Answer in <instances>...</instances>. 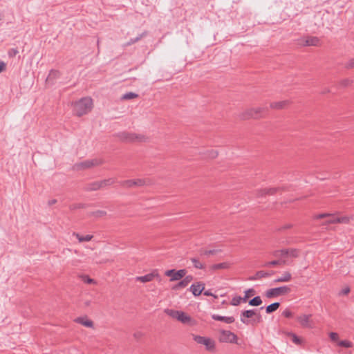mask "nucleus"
<instances>
[{"mask_svg": "<svg viewBox=\"0 0 354 354\" xmlns=\"http://www.w3.org/2000/svg\"><path fill=\"white\" fill-rule=\"evenodd\" d=\"M93 108V100L91 97H82L73 104V111L75 114L81 117L87 114Z\"/></svg>", "mask_w": 354, "mask_h": 354, "instance_id": "nucleus-1", "label": "nucleus"}, {"mask_svg": "<svg viewBox=\"0 0 354 354\" xmlns=\"http://www.w3.org/2000/svg\"><path fill=\"white\" fill-rule=\"evenodd\" d=\"M240 319L243 324L246 325H254L263 322L261 315L256 309L242 311Z\"/></svg>", "mask_w": 354, "mask_h": 354, "instance_id": "nucleus-2", "label": "nucleus"}, {"mask_svg": "<svg viewBox=\"0 0 354 354\" xmlns=\"http://www.w3.org/2000/svg\"><path fill=\"white\" fill-rule=\"evenodd\" d=\"M300 250L297 248H283L281 250H276L272 252V255L276 258L281 259H289L292 263V259H296L300 255Z\"/></svg>", "mask_w": 354, "mask_h": 354, "instance_id": "nucleus-3", "label": "nucleus"}, {"mask_svg": "<svg viewBox=\"0 0 354 354\" xmlns=\"http://www.w3.org/2000/svg\"><path fill=\"white\" fill-rule=\"evenodd\" d=\"M268 111L267 107H254L248 109L244 111H243L240 114V118L242 120H249V119H259L264 117L265 113Z\"/></svg>", "mask_w": 354, "mask_h": 354, "instance_id": "nucleus-4", "label": "nucleus"}, {"mask_svg": "<svg viewBox=\"0 0 354 354\" xmlns=\"http://www.w3.org/2000/svg\"><path fill=\"white\" fill-rule=\"evenodd\" d=\"M117 137L121 141L126 142H142L147 139L144 135L127 131L118 133Z\"/></svg>", "mask_w": 354, "mask_h": 354, "instance_id": "nucleus-5", "label": "nucleus"}, {"mask_svg": "<svg viewBox=\"0 0 354 354\" xmlns=\"http://www.w3.org/2000/svg\"><path fill=\"white\" fill-rule=\"evenodd\" d=\"M115 180L110 178L100 181H94L85 185L84 189L87 192L97 191L114 184Z\"/></svg>", "mask_w": 354, "mask_h": 354, "instance_id": "nucleus-6", "label": "nucleus"}, {"mask_svg": "<svg viewBox=\"0 0 354 354\" xmlns=\"http://www.w3.org/2000/svg\"><path fill=\"white\" fill-rule=\"evenodd\" d=\"M291 288L287 286H283L277 288H273L268 290L266 292V297L267 298H274L281 295H286L290 293Z\"/></svg>", "mask_w": 354, "mask_h": 354, "instance_id": "nucleus-7", "label": "nucleus"}, {"mask_svg": "<svg viewBox=\"0 0 354 354\" xmlns=\"http://www.w3.org/2000/svg\"><path fill=\"white\" fill-rule=\"evenodd\" d=\"M193 339L198 344L205 346L206 350L209 351H212L215 348V342L209 337L194 335Z\"/></svg>", "mask_w": 354, "mask_h": 354, "instance_id": "nucleus-8", "label": "nucleus"}, {"mask_svg": "<svg viewBox=\"0 0 354 354\" xmlns=\"http://www.w3.org/2000/svg\"><path fill=\"white\" fill-rule=\"evenodd\" d=\"M237 339L236 335L230 330H221L220 331L219 341L221 342L237 344Z\"/></svg>", "mask_w": 354, "mask_h": 354, "instance_id": "nucleus-9", "label": "nucleus"}, {"mask_svg": "<svg viewBox=\"0 0 354 354\" xmlns=\"http://www.w3.org/2000/svg\"><path fill=\"white\" fill-rule=\"evenodd\" d=\"M187 274L185 269L176 270L175 269L168 270L165 272V276L170 277L171 281H178L183 279Z\"/></svg>", "mask_w": 354, "mask_h": 354, "instance_id": "nucleus-10", "label": "nucleus"}, {"mask_svg": "<svg viewBox=\"0 0 354 354\" xmlns=\"http://www.w3.org/2000/svg\"><path fill=\"white\" fill-rule=\"evenodd\" d=\"M300 44L303 46H320V39L315 36H306L300 39Z\"/></svg>", "mask_w": 354, "mask_h": 354, "instance_id": "nucleus-11", "label": "nucleus"}, {"mask_svg": "<svg viewBox=\"0 0 354 354\" xmlns=\"http://www.w3.org/2000/svg\"><path fill=\"white\" fill-rule=\"evenodd\" d=\"M154 279H157L158 281L161 280L160 276L158 273V270H153L151 272L145 274L144 276H140L136 277V281H140L142 283H147L151 281Z\"/></svg>", "mask_w": 354, "mask_h": 354, "instance_id": "nucleus-12", "label": "nucleus"}, {"mask_svg": "<svg viewBox=\"0 0 354 354\" xmlns=\"http://www.w3.org/2000/svg\"><path fill=\"white\" fill-rule=\"evenodd\" d=\"M102 164V161L97 159L86 160L75 165L77 169H84L97 166Z\"/></svg>", "mask_w": 354, "mask_h": 354, "instance_id": "nucleus-13", "label": "nucleus"}, {"mask_svg": "<svg viewBox=\"0 0 354 354\" xmlns=\"http://www.w3.org/2000/svg\"><path fill=\"white\" fill-rule=\"evenodd\" d=\"M121 185L126 188H131L133 187H142L146 185V181L144 179H133L127 180L120 183Z\"/></svg>", "mask_w": 354, "mask_h": 354, "instance_id": "nucleus-14", "label": "nucleus"}, {"mask_svg": "<svg viewBox=\"0 0 354 354\" xmlns=\"http://www.w3.org/2000/svg\"><path fill=\"white\" fill-rule=\"evenodd\" d=\"M291 262L289 259H281L280 258H277V259L266 262L263 264V267L264 268H271L277 266H284V265H290Z\"/></svg>", "mask_w": 354, "mask_h": 354, "instance_id": "nucleus-15", "label": "nucleus"}, {"mask_svg": "<svg viewBox=\"0 0 354 354\" xmlns=\"http://www.w3.org/2000/svg\"><path fill=\"white\" fill-rule=\"evenodd\" d=\"M281 189V187H270L263 188L257 191V197H261L266 195H274L277 192Z\"/></svg>", "mask_w": 354, "mask_h": 354, "instance_id": "nucleus-16", "label": "nucleus"}, {"mask_svg": "<svg viewBox=\"0 0 354 354\" xmlns=\"http://www.w3.org/2000/svg\"><path fill=\"white\" fill-rule=\"evenodd\" d=\"M204 289L205 283L201 281L197 283L192 284L189 288V290L195 297L199 296Z\"/></svg>", "mask_w": 354, "mask_h": 354, "instance_id": "nucleus-17", "label": "nucleus"}, {"mask_svg": "<svg viewBox=\"0 0 354 354\" xmlns=\"http://www.w3.org/2000/svg\"><path fill=\"white\" fill-rule=\"evenodd\" d=\"M312 317V315H301L297 317V322L301 324L302 327L304 328H310V320Z\"/></svg>", "mask_w": 354, "mask_h": 354, "instance_id": "nucleus-18", "label": "nucleus"}, {"mask_svg": "<svg viewBox=\"0 0 354 354\" xmlns=\"http://www.w3.org/2000/svg\"><path fill=\"white\" fill-rule=\"evenodd\" d=\"M274 273V271L267 272L264 270H260L257 272L254 276L250 277V280L254 281L261 278H267L273 275Z\"/></svg>", "mask_w": 354, "mask_h": 354, "instance_id": "nucleus-19", "label": "nucleus"}, {"mask_svg": "<svg viewBox=\"0 0 354 354\" xmlns=\"http://www.w3.org/2000/svg\"><path fill=\"white\" fill-rule=\"evenodd\" d=\"M61 73L58 70L51 69L46 80V83L53 84L55 80L60 77Z\"/></svg>", "mask_w": 354, "mask_h": 354, "instance_id": "nucleus-20", "label": "nucleus"}, {"mask_svg": "<svg viewBox=\"0 0 354 354\" xmlns=\"http://www.w3.org/2000/svg\"><path fill=\"white\" fill-rule=\"evenodd\" d=\"M212 318L214 320L223 322L226 324H232L235 321L234 317L232 316L225 317V316H221V315H216V314H213L212 315Z\"/></svg>", "mask_w": 354, "mask_h": 354, "instance_id": "nucleus-21", "label": "nucleus"}, {"mask_svg": "<svg viewBox=\"0 0 354 354\" xmlns=\"http://www.w3.org/2000/svg\"><path fill=\"white\" fill-rule=\"evenodd\" d=\"M290 101L289 100H283L280 102H272L270 103V108L274 109H282L284 107L289 105Z\"/></svg>", "mask_w": 354, "mask_h": 354, "instance_id": "nucleus-22", "label": "nucleus"}, {"mask_svg": "<svg viewBox=\"0 0 354 354\" xmlns=\"http://www.w3.org/2000/svg\"><path fill=\"white\" fill-rule=\"evenodd\" d=\"M75 322L89 328H92L93 326V322L91 320L86 319L82 317H77L75 319Z\"/></svg>", "mask_w": 354, "mask_h": 354, "instance_id": "nucleus-23", "label": "nucleus"}, {"mask_svg": "<svg viewBox=\"0 0 354 354\" xmlns=\"http://www.w3.org/2000/svg\"><path fill=\"white\" fill-rule=\"evenodd\" d=\"M178 320L179 322H180L181 323L190 324L191 325H192V324H191V322L192 321V317L189 315H188L187 314H186L185 313L181 311L179 316H178Z\"/></svg>", "mask_w": 354, "mask_h": 354, "instance_id": "nucleus-24", "label": "nucleus"}, {"mask_svg": "<svg viewBox=\"0 0 354 354\" xmlns=\"http://www.w3.org/2000/svg\"><path fill=\"white\" fill-rule=\"evenodd\" d=\"M231 263L229 262H223L220 263L214 264L211 266L212 270H226L230 268Z\"/></svg>", "mask_w": 354, "mask_h": 354, "instance_id": "nucleus-25", "label": "nucleus"}, {"mask_svg": "<svg viewBox=\"0 0 354 354\" xmlns=\"http://www.w3.org/2000/svg\"><path fill=\"white\" fill-rule=\"evenodd\" d=\"M292 275L289 272H285L283 273V274L278 277L277 279H274V283H279V282H288L291 280Z\"/></svg>", "mask_w": 354, "mask_h": 354, "instance_id": "nucleus-26", "label": "nucleus"}, {"mask_svg": "<svg viewBox=\"0 0 354 354\" xmlns=\"http://www.w3.org/2000/svg\"><path fill=\"white\" fill-rule=\"evenodd\" d=\"M147 35V32H143L142 33L140 34L138 37H136V38H131L128 42H127L126 44H124L123 45L124 47H127V46H131L138 41H139L142 37H144L145 36Z\"/></svg>", "mask_w": 354, "mask_h": 354, "instance_id": "nucleus-27", "label": "nucleus"}, {"mask_svg": "<svg viewBox=\"0 0 354 354\" xmlns=\"http://www.w3.org/2000/svg\"><path fill=\"white\" fill-rule=\"evenodd\" d=\"M73 235L78 239L79 242L89 241L93 237V236L91 235V234H87L86 236H81L80 234L76 233V232H73Z\"/></svg>", "mask_w": 354, "mask_h": 354, "instance_id": "nucleus-28", "label": "nucleus"}, {"mask_svg": "<svg viewBox=\"0 0 354 354\" xmlns=\"http://www.w3.org/2000/svg\"><path fill=\"white\" fill-rule=\"evenodd\" d=\"M181 311L180 310H174V309H169V308H167L165 310V313L169 315V317L174 318V319H176L178 320V316H179L180 313Z\"/></svg>", "mask_w": 354, "mask_h": 354, "instance_id": "nucleus-29", "label": "nucleus"}, {"mask_svg": "<svg viewBox=\"0 0 354 354\" xmlns=\"http://www.w3.org/2000/svg\"><path fill=\"white\" fill-rule=\"evenodd\" d=\"M279 306H280V303H279V302L272 303L266 307V312L268 314H270V313L276 311L279 308Z\"/></svg>", "mask_w": 354, "mask_h": 354, "instance_id": "nucleus-30", "label": "nucleus"}, {"mask_svg": "<svg viewBox=\"0 0 354 354\" xmlns=\"http://www.w3.org/2000/svg\"><path fill=\"white\" fill-rule=\"evenodd\" d=\"M248 304L252 306H259L262 304V300L259 296H256L253 299L249 300Z\"/></svg>", "mask_w": 354, "mask_h": 354, "instance_id": "nucleus-31", "label": "nucleus"}, {"mask_svg": "<svg viewBox=\"0 0 354 354\" xmlns=\"http://www.w3.org/2000/svg\"><path fill=\"white\" fill-rule=\"evenodd\" d=\"M287 335L291 337L292 341L297 345H301L302 344L301 339L293 333H288Z\"/></svg>", "mask_w": 354, "mask_h": 354, "instance_id": "nucleus-32", "label": "nucleus"}, {"mask_svg": "<svg viewBox=\"0 0 354 354\" xmlns=\"http://www.w3.org/2000/svg\"><path fill=\"white\" fill-rule=\"evenodd\" d=\"M191 261L193 263L194 268L197 269H204L205 265L202 263L198 258H191Z\"/></svg>", "mask_w": 354, "mask_h": 354, "instance_id": "nucleus-33", "label": "nucleus"}, {"mask_svg": "<svg viewBox=\"0 0 354 354\" xmlns=\"http://www.w3.org/2000/svg\"><path fill=\"white\" fill-rule=\"evenodd\" d=\"M138 97V95L137 93H133V92H129L125 94H124L121 99L123 100H129L133 98H137Z\"/></svg>", "mask_w": 354, "mask_h": 354, "instance_id": "nucleus-34", "label": "nucleus"}, {"mask_svg": "<svg viewBox=\"0 0 354 354\" xmlns=\"http://www.w3.org/2000/svg\"><path fill=\"white\" fill-rule=\"evenodd\" d=\"M255 293V291L253 288H250L245 291V296L243 298V301L245 302L247 300L252 296H253Z\"/></svg>", "mask_w": 354, "mask_h": 354, "instance_id": "nucleus-35", "label": "nucleus"}, {"mask_svg": "<svg viewBox=\"0 0 354 354\" xmlns=\"http://www.w3.org/2000/svg\"><path fill=\"white\" fill-rule=\"evenodd\" d=\"M219 252H221V250H200V254L201 255H213V254H216V253Z\"/></svg>", "mask_w": 354, "mask_h": 354, "instance_id": "nucleus-36", "label": "nucleus"}, {"mask_svg": "<svg viewBox=\"0 0 354 354\" xmlns=\"http://www.w3.org/2000/svg\"><path fill=\"white\" fill-rule=\"evenodd\" d=\"M243 301V298L240 296L234 297L231 301V305L236 306H239L241 302Z\"/></svg>", "mask_w": 354, "mask_h": 354, "instance_id": "nucleus-37", "label": "nucleus"}, {"mask_svg": "<svg viewBox=\"0 0 354 354\" xmlns=\"http://www.w3.org/2000/svg\"><path fill=\"white\" fill-rule=\"evenodd\" d=\"M91 214L95 217L99 218V217L104 216L106 214V212L103 210H97L95 212H91Z\"/></svg>", "mask_w": 354, "mask_h": 354, "instance_id": "nucleus-38", "label": "nucleus"}, {"mask_svg": "<svg viewBox=\"0 0 354 354\" xmlns=\"http://www.w3.org/2000/svg\"><path fill=\"white\" fill-rule=\"evenodd\" d=\"M187 286H188V284L186 283V281L184 279H183L179 283H178L176 285H175L173 288L175 290H178V289L185 288Z\"/></svg>", "mask_w": 354, "mask_h": 354, "instance_id": "nucleus-39", "label": "nucleus"}, {"mask_svg": "<svg viewBox=\"0 0 354 354\" xmlns=\"http://www.w3.org/2000/svg\"><path fill=\"white\" fill-rule=\"evenodd\" d=\"M338 345L344 348H350L352 346V343L348 340H342L338 343Z\"/></svg>", "mask_w": 354, "mask_h": 354, "instance_id": "nucleus-40", "label": "nucleus"}, {"mask_svg": "<svg viewBox=\"0 0 354 354\" xmlns=\"http://www.w3.org/2000/svg\"><path fill=\"white\" fill-rule=\"evenodd\" d=\"M18 53H19V51H18L17 48H10L8 50V55L9 57H14L18 54Z\"/></svg>", "mask_w": 354, "mask_h": 354, "instance_id": "nucleus-41", "label": "nucleus"}, {"mask_svg": "<svg viewBox=\"0 0 354 354\" xmlns=\"http://www.w3.org/2000/svg\"><path fill=\"white\" fill-rule=\"evenodd\" d=\"M82 280L84 281V282L86 283H95V281L94 279L90 278L87 275H83L82 277Z\"/></svg>", "mask_w": 354, "mask_h": 354, "instance_id": "nucleus-42", "label": "nucleus"}, {"mask_svg": "<svg viewBox=\"0 0 354 354\" xmlns=\"http://www.w3.org/2000/svg\"><path fill=\"white\" fill-rule=\"evenodd\" d=\"M145 334L142 331H136L133 333V336L136 340H140L141 338L144 337Z\"/></svg>", "mask_w": 354, "mask_h": 354, "instance_id": "nucleus-43", "label": "nucleus"}, {"mask_svg": "<svg viewBox=\"0 0 354 354\" xmlns=\"http://www.w3.org/2000/svg\"><path fill=\"white\" fill-rule=\"evenodd\" d=\"M352 82H353V80H351L350 79H344L340 82V85L346 87V86L351 85L352 84Z\"/></svg>", "mask_w": 354, "mask_h": 354, "instance_id": "nucleus-44", "label": "nucleus"}, {"mask_svg": "<svg viewBox=\"0 0 354 354\" xmlns=\"http://www.w3.org/2000/svg\"><path fill=\"white\" fill-rule=\"evenodd\" d=\"M344 218H335L328 221V223H340L344 221Z\"/></svg>", "mask_w": 354, "mask_h": 354, "instance_id": "nucleus-45", "label": "nucleus"}, {"mask_svg": "<svg viewBox=\"0 0 354 354\" xmlns=\"http://www.w3.org/2000/svg\"><path fill=\"white\" fill-rule=\"evenodd\" d=\"M282 315L286 318H290L292 317V313L287 308L283 311Z\"/></svg>", "mask_w": 354, "mask_h": 354, "instance_id": "nucleus-46", "label": "nucleus"}, {"mask_svg": "<svg viewBox=\"0 0 354 354\" xmlns=\"http://www.w3.org/2000/svg\"><path fill=\"white\" fill-rule=\"evenodd\" d=\"M351 291V289L348 286L345 287L343 288L339 293V295H348Z\"/></svg>", "mask_w": 354, "mask_h": 354, "instance_id": "nucleus-47", "label": "nucleus"}, {"mask_svg": "<svg viewBox=\"0 0 354 354\" xmlns=\"http://www.w3.org/2000/svg\"><path fill=\"white\" fill-rule=\"evenodd\" d=\"M217 156H218V152L216 151L211 150V151H208L207 156L210 158H215L217 157Z\"/></svg>", "mask_w": 354, "mask_h": 354, "instance_id": "nucleus-48", "label": "nucleus"}, {"mask_svg": "<svg viewBox=\"0 0 354 354\" xmlns=\"http://www.w3.org/2000/svg\"><path fill=\"white\" fill-rule=\"evenodd\" d=\"M346 68H354V58H352L350 60H348V62L346 64Z\"/></svg>", "mask_w": 354, "mask_h": 354, "instance_id": "nucleus-49", "label": "nucleus"}, {"mask_svg": "<svg viewBox=\"0 0 354 354\" xmlns=\"http://www.w3.org/2000/svg\"><path fill=\"white\" fill-rule=\"evenodd\" d=\"M329 337L332 341H337L339 338L338 334L337 333L331 332L329 334Z\"/></svg>", "mask_w": 354, "mask_h": 354, "instance_id": "nucleus-50", "label": "nucleus"}, {"mask_svg": "<svg viewBox=\"0 0 354 354\" xmlns=\"http://www.w3.org/2000/svg\"><path fill=\"white\" fill-rule=\"evenodd\" d=\"M85 205L83 203L75 204L71 206V209H76V208H84Z\"/></svg>", "mask_w": 354, "mask_h": 354, "instance_id": "nucleus-51", "label": "nucleus"}, {"mask_svg": "<svg viewBox=\"0 0 354 354\" xmlns=\"http://www.w3.org/2000/svg\"><path fill=\"white\" fill-rule=\"evenodd\" d=\"M183 279L186 281L187 284H189L193 280V277L192 275H185L183 277Z\"/></svg>", "mask_w": 354, "mask_h": 354, "instance_id": "nucleus-52", "label": "nucleus"}, {"mask_svg": "<svg viewBox=\"0 0 354 354\" xmlns=\"http://www.w3.org/2000/svg\"><path fill=\"white\" fill-rule=\"evenodd\" d=\"M204 295H205V296H213V297H215V298H216V297H217V296H216V295H213V294L212 293V292H211V290H205V291L204 292Z\"/></svg>", "mask_w": 354, "mask_h": 354, "instance_id": "nucleus-53", "label": "nucleus"}, {"mask_svg": "<svg viewBox=\"0 0 354 354\" xmlns=\"http://www.w3.org/2000/svg\"><path fill=\"white\" fill-rule=\"evenodd\" d=\"M328 216H329V214H318L317 216H316V218L320 219V218H325Z\"/></svg>", "mask_w": 354, "mask_h": 354, "instance_id": "nucleus-54", "label": "nucleus"}, {"mask_svg": "<svg viewBox=\"0 0 354 354\" xmlns=\"http://www.w3.org/2000/svg\"><path fill=\"white\" fill-rule=\"evenodd\" d=\"M290 227H292V225L291 224H287V225H285L282 226L279 230H283L289 229Z\"/></svg>", "mask_w": 354, "mask_h": 354, "instance_id": "nucleus-55", "label": "nucleus"}, {"mask_svg": "<svg viewBox=\"0 0 354 354\" xmlns=\"http://www.w3.org/2000/svg\"><path fill=\"white\" fill-rule=\"evenodd\" d=\"M6 69V64L4 62L0 63V73Z\"/></svg>", "mask_w": 354, "mask_h": 354, "instance_id": "nucleus-56", "label": "nucleus"}, {"mask_svg": "<svg viewBox=\"0 0 354 354\" xmlns=\"http://www.w3.org/2000/svg\"><path fill=\"white\" fill-rule=\"evenodd\" d=\"M56 203H57V200L53 199V200L49 201L48 203L49 205H53L55 204Z\"/></svg>", "mask_w": 354, "mask_h": 354, "instance_id": "nucleus-57", "label": "nucleus"}, {"mask_svg": "<svg viewBox=\"0 0 354 354\" xmlns=\"http://www.w3.org/2000/svg\"><path fill=\"white\" fill-rule=\"evenodd\" d=\"M1 19H2V15H1V13L0 12V20H1Z\"/></svg>", "mask_w": 354, "mask_h": 354, "instance_id": "nucleus-58", "label": "nucleus"}]
</instances>
